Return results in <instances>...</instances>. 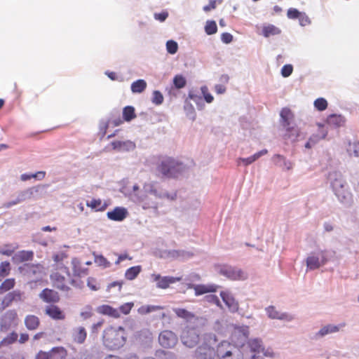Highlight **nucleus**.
<instances>
[{"instance_id": "1", "label": "nucleus", "mask_w": 359, "mask_h": 359, "mask_svg": "<svg viewBox=\"0 0 359 359\" xmlns=\"http://www.w3.org/2000/svg\"><path fill=\"white\" fill-rule=\"evenodd\" d=\"M52 285L63 292H68L72 287L81 289L84 283L80 279L72 278L67 266L64 265L57 267L50 275Z\"/></svg>"}, {"instance_id": "2", "label": "nucleus", "mask_w": 359, "mask_h": 359, "mask_svg": "<svg viewBox=\"0 0 359 359\" xmlns=\"http://www.w3.org/2000/svg\"><path fill=\"white\" fill-rule=\"evenodd\" d=\"M156 170L163 177L177 178L187 170L184 163L172 157L165 156L161 159Z\"/></svg>"}, {"instance_id": "3", "label": "nucleus", "mask_w": 359, "mask_h": 359, "mask_svg": "<svg viewBox=\"0 0 359 359\" xmlns=\"http://www.w3.org/2000/svg\"><path fill=\"white\" fill-rule=\"evenodd\" d=\"M217 342H218V339L215 334H204L202 336L201 344L194 351V358L196 359H215Z\"/></svg>"}, {"instance_id": "4", "label": "nucleus", "mask_w": 359, "mask_h": 359, "mask_svg": "<svg viewBox=\"0 0 359 359\" xmlns=\"http://www.w3.org/2000/svg\"><path fill=\"white\" fill-rule=\"evenodd\" d=\"M104 345L110 350H117L123 346L126 341L125 329L122 327L106 328L102 337Z\"/></svg>"}, {"instance_id": "5", "label": "nucleus", "mask_w": 359, "mask_h": 359, "mask_svg": "<svg viewBox=\"0 0 359 359\" xmlns=\"http://www.w3.org/2000/svg\"><path fill=\"white\" fill-rule=\"evenodd\" d=\"M218 273L233 280H241L247 278V274L241 269L229 265H218L216 266Z\"/></svg>"}, {"instance_id": "6", "label": "nucleus", "mask_w": 359, "mask_h": 359, "mask_svg": "<svg viewBox=\"0 0 359 359\" xmlns=\"http://www.w3.org/2000/svg\"><path fill=\"white\" fill-rule=\"evenodd\" d=\"M181 341L187 347H195L200 341L198 332L195 327L184 328L181 334Z\"/></svg>"}, {"instance_id": "7", "label": "nucleus", "mask_w": 359, "mask_h": 359, "mask_svg": "<svg viewBox=\"0 0 359 359\" xmlns=\"http://www.w3.org/2000/svg\"><path fill=\"white\" fill-rule=\"evenodd\" d=\"M18 323V316L15 310L11 309L7 311L0 319V331L7 332L12 327H15Z\"/></svg>"}, {"instance_id": "8", "label": "nucleus", "mask_w": 359, "mask_h": 359, "mask_svg": "<svg viewBox=\"0 0 359 359\" xmlns=\"http://www.w3.org/2000/svg\"><path fill=\"white\" fill-rule=\"evenodd\" d=\"M158 342L163 348H172L177 344L178 337L174 332L165 330L160 332Z\"/></svg>"}, {"instance_id": "9", "label": "nucleus", "mask_w": 359, "mask_h": 359, "mask_svg": "<svg viewBox=\"0 0 359 359\" xmlns=\"http://www.w3.org/2000/svg\"><path fill=\"white\" fill-rule=\"evenodd\" d=\"M237 347L228 341L217 342L215 346V358L217 359H226Z\"/></svg>"}, {"instance_id": "10", "label": "nucleus", "mask_w": 359, "mask_h": 359, "mask_svg": "<svg viewBox=\"0 0 359 359\" xmlns=\"http://www.w3.org/2000/svg\"><path fill=\"white\" fill-rule=\"evenodd\" d=\"M40 188V187H34L27 189L23 191H21L19 194L18 198L15 201H11L5 203L4 207L6 208H9L22 201L32 198L34 194L38 193L39 191Z\"/></svg>"}, {"instance_id": "11", "label": "nucleus", "mask_w": 359, "mask_h": 359, "mask_svg": "<svg viewBox=\"0 0 359 359\" xmlns=\"http://www.w3.org/2000/svg\"><path fill=\"white\" fill-rule=\"evenodd\" d=\"M152 278L156 282L158 288L166 289L170 284L182 280V277L161 276L159 274H153Z\"/></svg>"}, {"instance_id": "12", "label": "nucleus", "mask_w": 359, "mask_h": 359, "mask_svg": "<svg viewBox=\"0 0 359 359\" xmlns=\"http://www.w3.org/2000/svg\"><path fill=\"white\" fill-rule=\"evenodd\" d=\"M44 313L46 316L55 320H63L66 318L65 313L55 304L46 306Z\"/></svg>"}, {"instance_id": "13", "label": "nucleus", "mask_w": 359, "mask_h": 359, "mask_svg": "<svg viewBox=\"0 0 359 359\" xmlns=\"http://www.w3.org/2000/svg\"><path fill=\"white\" fill-rule=\"evenodd\" d=\"M40 299L48 304H56L60 302V297L59 293L52 289L45 288L39 294Z\"/></svg>"}, {"instance_id": "14", "label": "nucleus", "mask_w": 359, "mask_h": 359, "mask_svg": "<svg viewBox=\"0 0 359 359\" xmlns=\"http://www.w3.org/2000/svg\"><path fill=\"white\" fill-rule=\"evenodd\" d=\"M22 300V292L18 290H14L8 292L2 299L1 303V309L4 310L11 306L13 302H20Z\"/></svg>"}, {"instance_id": "15", "label": "nucleus", "mask_w": 359, "mask_h": 359, "mask_svg": "<svg viewBox=\"0 0 359 359\" xmlns=\"http://www.w3.org/2000/svg\"><path fill=\"white\" fill-rule=\"evenodd\" d=\"M73 271L72 278H78L81 280L82 276L88 274V269L82 266L81 261L78 258H73L71 262Z\"/></svg>"}, {"instance_id": "16", "label": "nucleus", "mask_w": 359, "mask_h": 359, "mask_svg": "<svg viewBox=\"0 0 359 359\" xmlns=\"http://www.w3.org/2000/svg\"><path fill=\"white\" fill-rule=\"evenodd\" d=\"M220 296L223 300V302L225 303L226 306L229 308V309L231 312H236L238 310V304L235 300V299L232 297L231 294H229L227 292H221Z\"/></svg>"}, {"instance_id": "17", "label": "nucleus", "mask_w": 359, "mask_h": 359, "mask_svg": "<svg viewBox=\"0 0 359 359\" xmlns=\"http://www.w3.org/2000/svg\"><path fill=\"white\" fill-rule=\"evenodd\" d=\"M127 210L124 208L116 207L112 211L107 212V217L111 220L122 221L127 216Z\"/></svg>"}, {"instance_id": "18", "label": "nucleus", "mask_w": 359, "mask_h": 359, "mask_svg": "<svg viewBox=\"0 0 359 359\" xmlns=\"http://www.w3.org/2000/svg\"><path fill=\"white\" fill-rule=\"evenodd\" d=\"M25 274L29 278L39 276L43 273V266L41 264H25Z\"/></svg>"}, {"instance_id": "19", "label": "nucleus", "mask_w": 359, "mask_h": 359, "mask_svg": "<svg viewBox=\"0 0 359 359\" xmlns=\"http://www.w3.org/2000/svg\"><path fill=\"white\" fill-rule=\"evenodd\" d=\"M190 287L193 288L195 294L198 296L208 292H215L217 291L218 286L215 285H192Z\"/></svg>"}, {"instance_id": "20", "label": "nucleus", "mask_w": 359, "mask_h": 359, "mask_svg": "<svg viewBox=\"0 0 359 359\" xmlns=\"http://www.w3.org/2000/svg\"><path fill=\"white\" fill-rule=\"evenodd\" d=\"M87 337V332L83 327L75 328L72 332L73 341L79 344H83Z\"/></svg>"}, {"instance_id": "21", "label": "nucleus", "mask_w": 359, "mask_h": 359, "mask_svg": "<svg viewBox=\"0 0 359 359\" xmlns=\"http://www.w3.org/2000/svg\"><path fill=\"white\" fill-rule=\"evenodd\" d=\"M326 122L331 127L339 128L344 125L345 118L340 114H330L327 116Z\"/></svg>"}, {"instance_id": "22", "label": "nucleus", "mask_w": 359, "mask_h": 359, "mask_svg": "<svg viewBox=\"0 0 359 359\" xmlns=\"http://www.w3.org/2000/svg\"><path fill=\"white\" fill-rule=\"evenodd\" d=\"M332 187L335 191V194L339 199H345L348 195V192L345 190V185L339 180H335L332 182Z\"/></svg>"}, {"instance_id": "23", "label": "nucleus", "mask_w": 359, "mask_h": 359, "mask_svg": "<svg viewBox=\"0 0 359 359\" xmlns=\"http://www.w3.org/2000/svg\"><path fill=\"white\" fill-rule=\"evenodd\" d=\"M40 319L35 315H27L25 318V325L29 330H36L40 325Z\"/></svg>"}, {"instance_id": "24", "label": "nucleus", "mask_w": 359, "mask_h": 359, "mask_svg": "<svg viewBox=\"0 0 359 359\" xmlns=\"http://www.w3.org/2000/svg\"><path fill=\"white\" fill-rule=\"evenodd\" d=\"M266 312L269 318L273 319H280V320H291L292 318L286 314V313H281L278 312L274 306H269L266 309Z\"/></svg>"}, {"instance_id": "25", "label": "nucleus", "mask_w": 359, "mask_h": 359, "mask_svg": "<svg viewBox=\"0 0 359 359\" xmlns=\"http://www.w3.org/2000/svg\"><path fill=\"white\" fill-rule=\"evenodd\" d=\"M262 32V35L266 38L281 34V29L279 27L271 24L264 25Z\"/></svg>"}, {"instance_id": "26", "label": "nucleus", "mask_w": 359, "mask_h": 359, "mask_svg": "<svg viewBox=\"0 0 359 359\" xmlns=\"http://www.w3.org/2000/svg\"><path fill=\"white\" fill-rule=\"evenodd\" d=\"M280 115L283 126L285 128L290 126L291 121L294 118V114L292 111L287 107L283 108Z\"/></svg>"}, {"instance_id": "27", "label": "nucleus", "mask_w": 359, "mask_h": 359, "mask_svg": "<svg viewBox=\"0 0 359 359\" xmlns=\"http://www.w3.org/2000/svg\"><path fill=\"white\" fill-rule=\"evenodd\" d=\"M86 205L95 211H104L107 208V204L100 198H93L86 202Z\"/></svg>"}, {"instance_id": "28", "label": "nucleus", "mask_w": 359, "mask_h": 359, "mask_svg": "<svg viewBox=\"0 0 359 359\" xmlns=\"http://www.w3.org/2000/svg\"><path fill=\"white\" fill-rule=\"evenodd\" d=\"M274 163L283 168L290 170L292 168L293 163L291 161H287L286 158L280 154H276L273 157Z\"/></svg>"}, {"instance_id": "29", "label": "nucleus", "mask_w": 359, "mask_h": 359, "mask_svg": "<svg viewBox=\"0 0 359 359\" xmlns=\"http://www.w3.org/2000/svg\"><path fill=\"white\" fill-rule=\"evenodd\" d=\"M97 311L103 315H107L114 318L120 317L119 311L109 305H102L98 307Z\"/></svg>"}, {"instance_id": "30", "label": "nucleus", "mask_w": 359, "mask_h": 359, "mask_svg": "<svg viewBox=\"0 0 359 359\" xmlns=\"http://www.w3.org/2000/svg\"><path fill=\"white\" fill-rule=\"evenodd\" d=\"M173 311L176 314V316L178 318L187 320H191L193 318H195V315L194 313L182 308H175L173 309Z\"/></svg>"}, {"instance_id": "31", "label": "nucleus", "mask_w": 359, "mask_h": 359, "mask_svg": "<svg viewBox=\"0 0 359 359\" xmlns=\"http://www.w3.org/2000/svg\"><path fill=\"white\" fill-rule=\"evenodd\" d=\"M147 83L144 79H138L131 84V91L133 93H141L147 88Z\"/></svg>"}, {"instance_id": "32", "label": "nucleus", "mask_w": 359, "mask_h": 359, "mask_svg": "<svg viewBox=\"0 0 359 359\" xmlns=\"http://www.w3.org/2000/svg\"><path fill=\"white\" fill-rule=\"evenodd\" d=\"M50 351L53 359H65L67 355V350L62 346L53 347Z\"/></svg>"}, {"instance_id": "33", "label": "nucleus", "mask_w": 359, "mask_h": 359, "mask_svg": "<svg viewBox=\"0 0 359 359\" xmlns=\"http://www.w3.org/2000/svg\"><path fill=\"white\" fill-rule=\"evenodd\" d=\"M248 346L251 352L255 353H259L264 351V348L262 344V341L259 339H254L249 340Z\"/></svg>"}, {"instance_id": "34", "label": "nucleus", "mask_w": 359, "mask_h": 359, "mask_svg": "<svg viewBox=\"0 0 359 359\" xmlns=\"http://www.w3.org/2000/svg\"><path fill=\"white\" fill-rule=\"evenodd\" d=\"M112 148L115 150L118 151H123V150H128L130 148H133L135 145L132 142L126 141V142H121V141H114L111 142Z\"/></svg>"}, {"instance_id": "35", "label": "nucleus", "mask_w": 359, "mask_h": 359, "mask_svg": "<svg viewBox=\"0 0 359 359\" xmlns=\"http://www.w3.org/2000/svg\"><path fill=\"white\" fill-rule=\"evenodd\" d=\"M142 271L141 266H135L128 269L125 273V278L127 280H132L137 278Z\"/></svg>"}, {"instance_id": "36", "label": "nucleus", "mask_w": 359, "mask_h": 359, "mask_svg": "<svg viewBox=\"0 0 359 359\" xmlns=\"http://www.w3.org/2000/svg\"><path fill=\"white\" fill-rule=\"evenodd\" d=\"M325 262V260L324 259H323L322 262H320L319 258L315 256L309 257L306 259L307 267L311 270L319 268L321 264H323Z\"/></svg>"}, {"instance_id": "37", "label": "nucleus", "mask_w": 359, "mask_h": 359, "mask_svg": "<svg viewBox=\"0 0 359 359\" xmlns=\"http://www.w3.org/2000/svg\"><path fill=\"white\" fill-rule=\"evenodd\" d=\"M136 117L135 109L132 106H126L123 109V121L129 122Z\"/></svg>"}, {"instance_id": "38", "label": "nucleus", "mask_w": 359, "mask_h": 359, "mask_svg": "<svg viewBox=\"0 0 359 359\" xmlns=\"http://www.w3.org/2000/svg\"><path fill=\"white\" fill-rule=\"evenodd\" d=\"M15 280L14 278L6 279L0 285V294H4L15 287Z\"/></svg>"}, {"instance_id": "39", "label": "nucleus", "mask_w": 359, "mask_h": 359, "mask_svg": "<svg viewBox=\"0 0 359 359\" xmlns=\"http://www.w3.org/2000/svg\"><path fill=\"white\" fill-rule=\"evenodd\" d=\"M16 257L20 262L32 261L34 258V252L31 250H22L18 252Z\"/></svg>"}, {"instance_id": "40", "label": "nucleus", "mask_w": 359, "mask_h": 359, "mask_svg": "<svg viewBox=\"0 0 359 359\" xmlns=\"http://www.w3.org/2000/svg\"><path fill=\"white\" fill-rule=\"evenodd\" d=\"M11 271V264L8 262H2L0 264V281L8 276Z\"/></svg>"}, {"instance_id": "41", "label": "nucleus", "mask_w": 359, "mask_h": 359, "mask_svg": "<svg viewBox=\"0 0 359 359\" xmlns=\"http://www.w3.org/2000/svg\"><path fill=\"white\" fill-rule=\"evenodd\" d=\"M339 327L337 325H328L320 330L318 334L323 337L330 333L338 332Z\"/></svg>"}, {"instance_id": "42", "label": "nucleus", "mask_w": 359, "mask_h": 359, "mask_svg": "<svg viewBox=\"0 0 359 359\" xmlns=\"http://www.w3.org/2000/svg\"><path fill=\"white\" fill-rule=\"evenodd\" d=\"M347 151L350 156L359 157V142H350L347 147Z\"/></svg>"}, {"instance_id": "43", "label": "nucleus", "mask_w": 359, "mask_h": 359, "mask_svg": "<svg viewBox=\"0 0 359 359\" xmlns=\"http://www.w3.org/2000/svg\"><path fill=\"white\" fill-rule=\"evenodd\" d=\"M18 339V334L15 332H12L8 335H7L3 340L0 342L1 346L5 345H10L15 342Z\"/></svg>"}, {"instance_id": "44", "label": "nucleus", "mask_w": 359, "mask_h": 359, "mask_svg": "<svg viewBox=\"0 0 359 359\" xmlns=\"http://www.w3.org/2000/svg\"><path fill=\"white\" fill-rule=\"evenodd\" d=\"M205 31L207 34L212 35L217 32V27L215 21L214 20H208L206 22L205 26Z\"/></svg>"}, {"instance_id": "45", "label": "nucleus", "mask_w": 359, "mask_h": 359, "mask_svg": "<svg viewBox=\"0 0 359 359\" xmlns=\"http://www.w3.org/2000/svg\"><path fill=\"white\" fill-rule=\"evenodd\" d=\"M149 187V191L151 194H154V196H156V197H158V198H170L171 200H173L175 197H176V194H175L174 196H171L170 197L169 194L168 193H160L158 194L157 190L156 189H154V186L153 184H149L147 185Z\"/></svg>"}, {"instance_id": "46", "label": "nucleus", "mask_w": 359, "mask_h": 359, "mask_svg": "<svg viewBox=\"0 0 359 359\" xmlns=\"http://www.w3.org/2000/svg\"><path fill=\"white\" fill-rule=\"evenodd\" d=\"M163 309V307L161 306L147 305L140 307L139 309V311L142 314H146L158 310H161Z\"/></svg>"}, {"instance_id": "47", "label": "nucleus", "mask_w": 359, "mask_h": 359, "mask_svg": "<svg viewBox=\"0 0 359 359\" xmlns=\"http://www.w3.org/2000/svg\"><path fill=\"white\" fill-rule=\"evenodd\" d=\"M286 130H287V133L285 135L289 139H293L294 140L299 135V130L296 127L288 126V127H286Z\"/></svg>"}, {"instance_id": "48", "label": "nucleus", "mask_w": 359, "mask_h": 359, "mask_svg": "<svg viewBox=\"0 0 359 359\" xmlns=\"http://www.w3.org/2000/svg\"><path fill=\"white\" fill-rule=\"evenodd\" d=\"M314 107L318 111H324L327 107V102L325 98H318L314 101Z\"/></svg>"}, {"instance_id": "49", "label": "nucleus", "mask_w": 359, "mask_h": 359, "mask_svg": "<svg viewBox=\"0 0 359 359\" xmlns=\"http://www.w3.org/2000/svg\"><path fill=\"white\" fill-rule=\"evenodd\" d=\"M95 262L104 268H109L111 266V263L103 255L95 256Z\"/></svg>"}, {"instance_id": "50", "label": "nucleus", "mask_w": 359, "mask_h": 359, "mask_svg": "<svg viewBox=\"0 0 359 359\" xmlns=\"http://www.w3.org/2000/svg\"><path fill=\"white\" fill-rule=\"evenodd\" d=\"M173 83L177 88H182L186 86V79L182 75H176L174 77Z\"/></svg>"}, {"instance_id": "51", "label": "nucleus", "mask_w": 359, "mask_h": 359, "mask_svg": "<svg viewBox=\"0 0 359 359\" xmlns=\"http://www.w3.org/2000/svg\"><path fill=\"white\" fill-rule=\"evenodd\" d=\"M167 51L170 54H175L177 53L178 49V45L177 42L172 40L168 41L166 43Z\"/></svg>"}, {"instance_id": "52", "label": "nucleus", "mask_w": 359, "mask_h": 359, "mask_svg": "<svg viewBox=\"0 0 359 359\" xmlns=\"http://www.w3.org/2000/svg\"><path fill=\"white\" fill-rule=\"evenodd\" d=\"M319 127L322 129L320 132V135H313L310 138H313L312 144H315L316 142H318L320 140L325 138L327 136V131H325L323 130V126L321 124H318Z\"/></svg>"}, {"instance_id": "53", "label": "nucleus", "mask_w": 359, "mask_h": 359, "mask_svg": "<svg viewBox=\"0 0 359 359\" xmlns=\"http://www.w3.org/2000/svg\"><path fill=\"white\" fill-rule=\"evenodd\" d=\"M301 13L297 8H290L287 10V17L289 19H298L301 16Z\"/></svg>"}, {"instance_id": "54", "label": "nucleus", "mask_w": 359, "mask_h": 359, "mask_svg": "<svg viewBox=\"0 0 359 359\" xmlns=\"http://www.w3.org/2000/svg\"><path fill=\"white\" fill-rule=\"evenodd\" d=\"M15 251V248H13L11 245H6L5 246L0 248V254L6 256H11Z\"/></svg>"}, {"instance_id": "55", "label": "nucleus", "mask_w": 359, "mask_h": 359, "mask_svg": "<svg viewBox=\"0 0 359 359\" xmlns=\"http://www.w3.org/2000/svg\"><path fill=\"white\" fill-rule=\"evenodd\" d=\"M153 103L156 104H161L163 102V96L161 94V92L158 90H155L153 93V99H152Z\"/></svg>"}, {"instance_id": "56", "label": "nucleus", "mask_w": 359, "mask_h": 359, "mask_svg": "<svg viewBox=\"0 0 359 359\" xmlns=\"http://www.w3.org/2000/svg\"><path fill=\"white\" fill-rule=\"evenodd\" d=\"M133 305L132 302L125 303L119 307V310L122 313L127 315L130 312Z\"/></svg>"}, {"instance_id": "57", "label": "nucleus", "mask_w": 359, "mask_h": 359, "mask_svg": "<svg viewBox=\"0 0 359 359\" xmlns=\"http://www.w3.org/2000/svg\"><path fill=\"white\" fill-rule=\"evenodd\" d=\"M293 71V67L291 65H285L281 69V74L283 77L290 76Z\"/></svg>"}, {"instance_id": "58", "label": "nucleus", "mask_w": 359, "mask_h": 359, "mask_svg": "<svg viewBox=\"0 0 359 359\" xmlns=\"http://www.w3.org/2000/svg\"><path fill=\"white\" fill-rule=\"evenodd\" d=\"M123 122V121L121 120L120 118H116V119H114V120H111V121H109L107 123H106L104 124V134L106 133V130H107V129L108 128V127L109 126L110 124H111L113 126H118L121 124H122Z\"/></svg>"}, {"instance_id": "59", "label": "nucleus", "mask_w": 359, "mask_h": 359, "mask_svg": "<svg viewBox=\"0 0 359 359\" xmlns=\"http://www.w3.org/2000/svg\"><path fill=\"white\" fill-rule=\"evenodd\" d=\"M201 91H202V93L204 96L205 101L208 103H211L213 101L214 98H213V96L208 92V88L206 86L202 87Z\"/></svg>"}, {"instance_id": "60", "label": "nucleus", "mask_w": 359, "mask_h": 359, "mask_svg": "<svg viewBox=\"0 0 359 359\" xmlns=\"http://www.w3.org/2000/svg\"><path fill=\"white\" fill-rule=\"evenodd\" d=\"M205 299H206L207 302H208L210 303L214 304L219 307L222 306L218 297L215 294L207 295L205 297Z\"/></svg>"}, {"instance_id": "61", "label": "nucleus", "mask_w": 359, "mask_h": 359, "mask_svg": "<svg viewBox=\"0 0 359 359\" xmlns=\"http://www.w3.org/2000/svg\"><path fill=\"white\" fill-rule=\"evenodd\" d=\"M226 359H243V354L237 348Z\"/></svg>"}, {"instance_id": "62", "label": "nucleus", "mask_w": 359, "mask_h": 359, "mask_svg": "<svg viewBox=\"0 0 359 359\" xmlns=\"http://www.w3.org/2000/svg\"><path fill=\"white\" fill-rule=\"evenodd\" d=\"M35 359H53L51 356L50 351H40L36 355Z\"/></svg>"}, {"instance_id": "63", "label": "nucleus", "mask_w": 359, "mask_h": 359, "mask_svg": "<svg viewBox=\"0 0 359 359\" xmlns=\"http://www.w3.org/2000/svg\"><path fill=\"white\" fill-rule=\"evenodd\" d=\"M299 24L302 26H306L310 24L311 21L309 18L305 14L302 13L301 16L298 18Z\"/></svg>"}, {"instance_id": "64", "label": "nucleus", "mask_w": 359, "mask_h": 359, "mask_svg": "<svg viewBox=\"0 0 359 359\" xmlns=\"http://www.w3.org/2000/svg\"><path fill=\"white\" fill-rule=\"evenodd\" d=\"M168 16V13L167 11H163L161 13H155L154 18L161 22H163Z\"/></svg>"}]
</instances>
